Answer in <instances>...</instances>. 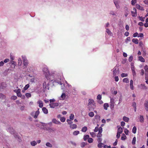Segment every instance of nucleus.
Returning <instances> with one entry per match:
<instances>
[{
  "mask_svg": "<svg viewBox=\"0 0 148 148\" xmlns=\"http://www.w3.org/2000/svg\"><path fill=\"white\" fill-rule=\"evenodd\" d=\"M101 133L102 132H99L98 133L97 135V137L98 138H101L102 136Z\"/></svg>",
  "mask_w": 148,
  "mask_h": 148,
  "instance_id": "58836bf2",
  "label": "nucleus"
},
{
  "mask_svg": "<svg viewBox=\"0 0 148 148\" xmlns=\"http://www.w3.org/2000/svg\"><path fill=\"white\" fill-rule=\"evenodd\" d=\"M144 118L143 116H140V121L141 122L143 123L144 122Z\"/></svg>",
  "mask_w": 148,
  "mask_h": 148,
  "instance_id": "cd10ccee",
  "label": "nucleus"
},
{
  "mask_svg": "<svg viewBox=\"0 0 148 148\" xmlns=\"http://www.w3.org/2000/svg\"><path fill=\"white\" fill-rule=\"evenodd\" d=\"M114 2L116 8L117 9H119L120 8V7L119 5L118 4V1L116 0H114Z\"/></svg>",
  "mask_w": 148,
  "mask_h": 148,
  "instance_id": "9b49d317",
  "label": "nucleus"
},
{
  "mask_svg": "<svg viewBox=\"0 0 148 148\" xmlns=\"http://www.w3.org/2000/svg\"><path fill=\"white\" fill-rule=\"evenodd\" d=\"M123 132V130L122 128L121 127H119L118 129L117 133H120V134H121Z\"/></svg>",
  "mask_w": 148,
  "mask_h": 148,
  "instance_id": "4be33fe9",
  "label": "nucleus"
},
{
  "mask_svg": "<svg viewBox=\"0 0 148 148\" xmlns=\"http://www.w3.org/2000/svg\"><path fill=\"white\" fill-rule=\"evenodd\" d=\"M39 109L38 108V110L35 112V115L34 116V118L36 119L39 114L40 112L39 111Z\"/></svg>",
  "mask_w": 148,
  "mask_h": 148,
  "instance_id": "423d86ee",
  "label": "nucleus"
},
{
  "mask_svg": "<svg viewBox=\"0 0 148 148\" xmlns=\"http://www.w3.org/2000/svg\"><path fill=\"white\" fill-rule=\"evenodd\" d=\"M101 95H98L97 96V99L99 100H101Z\"/></svg>",
  "mask_w": 148,
  "mask_h": 148,
  "instance_id": "8fccbe9b",
  "label": "nucleus"
},
{
  "mask_svg": "<svg viewBox=\"0 0 148 148\" xmlns=\"http://www.w3.org/2000/svg\"><path fill=\"white\" fill-rule=\"evenodd\" d=\"M139 19L141 21H145V17H143L142 16H139Z\"/></svg>",
  "mask_w": 148,
  "mask_h": 148,
  "instance_id": "c03bdc74",
  "label": "nucleus"
},
{
  "mask_svg": "<svg viewBox=\"0 0 148 148\" xmlns=\"http://www.w3.org/2000/svg\"><path fill=\"white\" fill-rule=\"evenodd\" d=\"M125 134L127 135L128 134L129 131L127 129H125L124 131Z\"/></svg>",
  "mask_w": 148,
  "mask_h": 148,
  "instance_id": "13d9d810",
  "label": "nucleus"
},
{
  "mask_svg": "<svg viewBox=\"0 0 148 148\" xmlns=\"http://www.w3.org/2000/svg\"><path fill=\"white\" fill-rule=\"evenodd\" d=\"M42 71L44 74L46 73L47 75H48L49 73V70L47 68H44Z\"/></svg>",
  "mask_w": 148,
  "mask_h": 148,
  "instance_id": "20e7f679",
  "label": "nucleus"
},
{
  "mask_svg": "<svg viewBox=\"0 0 148 148\" xmlns=\"http://www.w3.org/2000/svg\"><path fill=\"white\" fill-rule=\"evenodd\" d=\"M90 134L92 137H95L96 136V134L94 132H90Z\"/></svg>",
  "mask_w": 148,
  "mask_h": 148,
  "instance_id": "09e8293b",
  "label": "nucleus"
},
{
  "mask_svg": "<svg viewBox=\"0 0 148 148\" xmlns=\"http://www.w3.org/2000/svg\"><path fill=\"white\" fill-rule=\"evenodd\" d=\"M46 145L47 146H48V147H52V145L51 143H49V142L47 143L46 144Z\"/></svg>",
  "mask_w": 148,
  "mask_h": 148,
  "instance_id": "a19ab883",
  "label": "nucleus"
},
{
  "mask_svg": "<svg viewBox=\"0 0 148 148\" xmlns=\"http://www.w3.org/2000/svg\"><path fill=\"white\" fill-rule=\"evenodd\" d=\"M25 96L27 97V98H28L31 97V95L30 94V93H26Z\"/></svg>",
  "mask_w": 148,
  "mask_h": 148,
  "instance_id": "864d4df0",
  "label": "nucleus"
},
{
  "mask_svg": "<svg viewBox=\"0 0 148 148\" xmlns=\"http://www.w3.org/2000/svg\"><path fill=\"white\" fill-rule=\"evenodd\" d=\"M138 59L142 62H144L145 61V59L142 56H139Z\"/></svg>",
  "mask_w": 148,
  "mask_h": 148,
  "instance_id": "2eb2a0df",
  "label": "nucleus"
},
{
  "mask_svg": "<svg viewBox=\"0 0 148 148\" xmlns=\"http://www.w3.org/2000/svg\"><path fill=\"white\" fill-rule=\"evenodd\" d=\"M110 103H114V99L113 98L110 99Z\"/></svg>",
  "mask_w": 148,
  "mask_h": 148,
  "instance_id": "680f3d73",
  "label": "nucleus"
},
{
  "mask_svg": "<svg viewBox=\"0 0 148 148\" xmlns=\"http://www.w3.org/2000/svg\"><path fill=\"white\" fill-rule=\"evenodd\" d=\"M23 65L25 67H26L28 64L27 60L26 58H23Z\"/></svg>",
  "mask_w": 148,
  "mask_h": 148,
  "instance_id": "7ed1b4c3",
  "label": "nucleus"
},
{
  "mask_svg": "<svg viewBox=\"0 0 148 148\" xmlns=\"http://www.w3.org/2000/svg\"><path fill=\"white\" fill-rule=\"evenodd\" d=\"M77 125L75 124L71 125H70V128H72V129H75L77 128Z\"/></svg>",
  "mask_w": 148,
  "mask_h": 148,
  "instance_id": "aec40b11",
  "label": "nucleus"
},
{
  "mask_svg": "<svg viewBox=\"0 0 148 148\" xmlns=\"http://www.w3.org/2000/svg\"><path fill=\"white\" fill-rule=\"evenodd\" d=\"M102 145H103V143H100L97 146L99 148H101Z\"/></svg>",
  "mask_w": 148,
  "mask_h": 148,
  "instance_id": "4d7b16f0",
  "label": "nucleus"
},
{
  "mask_svg": "<svg viewBox=\"0 0 148 148\" xmlns=\"http://www.w3.org/2000/svg\"><path fill=\"white\" fill-rule=\"evenodd\" d=\"M14 91L15 92L16 94H17V93H19L21 92V89H18L17 90H14Z\"/></svg>",
  "mask_w": 148,
  "mask_h": 148,
  "instance_id": "a18cd8bd",
  "label": "nucleus"
},
{
  "mask_svg": "<svg viewBox=\"0 0 148 148\" xmlns=\"http://www.w3.org/2000/svg\"><path fill=\"white\" fill-rule=\"evenodd\" d=\"M106 32L108 35H111L112 34L111 32L108 29H106Z\"/></svg>",
  "mask_w": 148,
  "mask_h": 148,
  "instance_id": "ea45409f",
  "label": "nucleus"
},
{
  "mask_svg": "<svg viewBox=\"0 0 148 148\" xmlns=\"http://www.w3.org/2000/svg\"><path fill=\"white\" fill-rule=\"evenodd\" d=\"M109 106L108 103H105L103 105L104 108L106 110H107L108 108V107Z\"/></svg>",
  "mask_w": 148,
  "mask_h": 148,
  "instance_id": "f3484780",
  "label": "nucleus"
},
{
  "mask_svg": "<svg viewBox=\"0 0 148 148\" xmlns=\"http://www.w3.org/2000/svg\"><path fill=\"white\" fill-rule=\"evenodd\" d=\"M120 133H117V134L116 136L117 138H119L120 136Z\"/></svg>",
  "mask_w": 148,
  "mask_h": 148,
  "instance_id": "338daca9",
  "label": "nucleus"
},
{
  "mask_svg": "<svg viewBox=\"0 0 148 148\" xmlns=\"http://www.w3.org/2000/svg\"><path fill=\"white\" fill-rule=\"evenodd\" d=\"M88 115L90 117H92L94 116V114L93 112H91L89 113Z\"/></svg>",
  "mask_w": 148,
  "mask_h": 148,
  "instance_id": "f704fd0d",
  "label": "nucleus"
},
{
  "mask_svg": "<svg viewBox=\"0 0 148 148\" xmlns=\"http://www.w3.org/2000/svg\"><path fill=\"white\" fill-rule=\"evenodd\" d=\"M99 132H102V128L100 127L99 129Z\"/></svg>",
  "mask_w": 148,
  "mask_h": 148,
  "instance_id": "69168bd1",
  "label": "nucleus"
},
{
  "mask_svg": "<svg viewBox=\"0 0 148 148\" xmlns=\"http://www.w3.org/2000/svg\"><path fill=\"white\" fill-rule=\"evenodd\" d=\"M116 67H114L113 69V75L114 76H115L117 73L118 71Z\"/></svg>",
  "mask_w": 148,
  "mask_h": 148,
  "instance_id": "6e6552de",
  "label": "nucleus"
},
{
  "mask_svg": "<svg viewBox=\"0 0 148 148\" xmlns=\"http://www.w3.org/2000/svg\"><path fill=\"white\" fill-rule=\"evenodd\" d=\"M132 72L133 76H135L136 75V72H135V71L134 69L133 68H132Z\"/></svg>",
  "mask_w": 148,
  "mask_h": 148,
  "instance_id": "79ce46f5",
  "label": "nucleus"
},
{
  "mask_svg": "<svg viewBox=\"0 0 148 148\" xmlns=\"http://www.w3.org/2000/svg\"><path fill=\"white\" fill-rule=\"evenodd\" d=\"M145 106V109L147 111H148V100L145 101L144 104Z\"/></svg>",
  "mask_w": 148,
  "mask_h": 148,
  "instance_id": "0eeeda50",
  "label": "nucleus"
},
{
  "mask_svg": "<svg viewBox=\"0 0 148 148\" xmlns=\"http://www.w3.org/2000/svg\"><path fill=\"white\" fill-rule=\"evenodd\" d=\"M42 111L45 114H47L48 113V110L45 107H43L42 108Z\"/></svg>",
  "mask_w": 148,
  "mask_h": 148,
  "instance_id": "ddd939ff",
  "label": "nucleus"
},
{
  "mask_svg": "<svg viewBox=\"0 0 148 148\" xmlns=\"http://www.w3.org/2000/svg\"><path fill=\"white\" fill-rule=\"evenodd\" d=\"M29 85L28 84L26 85L24 87V90H27L29 87Z\"/></svg>",
  "mask_w": 148,
  "mask_h": 148,
  "instance_id": "c9c22d12",
  "label": "nucleus"
},
{
  "mask_svg": "<svg viewBox=\"0 0 148 148\" xmlns=\"http://www.w3.org/2000/svg\"><path fill=\"white\" fill-rule=\"evenodd\" d=\"M93 139L92 138H89L88 139V142L90 143L92 142Z\"/></svg>",
  "mask_w": 148,
  "mask_h": 148,
  "instance_id": "de8ad7c7",
  "label": "nucleus"
},
{
  "mask_svg": "<svg viewBox=\"0 0 148 148\" xmlns=\"http://www.w3.org/2000/svg\"><path fill=\"white\" fill-rule=\"evenodd\" d=\"M66 121L67 122L68 124L69 125H71L73 123L71 121L70 119H67Z\"/></svg>",
  "mask_w": 148,
  "mask_h": 148,
  "instance_id": "3c124183",
  "label": "nucleus"
},
{
  "mask_svg": "<svg viewBox=\"0 0 148 148\" xmlns=\"http://www.w3.org/2000/svg\"><path fill=\"white\" fill-rule=\"evenodd\" d=\"M144 74V71L143 69L141 70V73H140V74L141 75L143 76Z\"/></svg>",
  "mask_w": 148,
  "mask_h": 148,
  "instance_id": "052dcab7",
  "label": "nucleus"
},
{
  "mask_svg": "<svg viewBox=\"0 0 148 148\" xmlns=\"http://www.w3.org/2000/svg\"><path fill=\"white\" fill-rule=\"evenodd\" d=\"M133 60V56H130L128 59V60L130 62H131Z\"/></svg>",
  "mask_w": 148,
  "mask_h": 148,
  "instance_id": "6e6d98bb",
  "label": "nucleus"
},
{
  "mask_svg": "<svg viewBox=\"0 0 148 148\" xmlns=\"http://www.w3.org/2000/svg\"><path fill=\"white\" fill-rule=\"evenodd\" d=\"M144 69L145 70V74H148V67L147 65H145L144 67Z\"/></svg>",
  "mask_w": 148,
  "mask_h": 148,
  "instance_id": "4468645a",
  "label": "nucleus"
},
{
  "mask_svg": "<svg viewBox=\"0 0 148 148\" xmlns=\"http://www.w3.org/2000/svg\"><path fill=\"white\" fill-rule=\"evenodd\" d=\"M66 95L65 93H63L62 94L61 96V97L62 98V100H64V99L66 97Z\"/></svg>",
  "mask_w": 148,
  "mask_h": 148,
  "instance_id": "c756f323",
  "label": "nucleus"
},
{
  "mask_svg": "<svg viewBox=\"0 0 148 148\" xmlns=\"http://www.w3.org/2000/svg\"><path fill=\"white\" fill-rule=\"evenodd\" d=\"M74 115L73 114H71L70 116V119L71 120H73L74 119Z\"/></svg>",
  "mask_w": 148,
  "mask_h": 148,
  "instance_id": "e433bc0d",
  "label": "nucleus"
},
{
  "mask_svg": "<svg viewBox=\"0 0 148 148\" xmlns=\"http://www.w3.org/2000/svg\"><path fill=\"white\" fill-rule=\"evenodd\" d=\"M60 120L62 122H64L65 121V118L63 117H61Z\"/></svg>",
  "mask_w": 148,
  "mask_h": 148,
  "instance_id": "49530a36",
  "label": "nucleus"
},
{
  "mask_svg": "<svg viewBox=\"0 0 148 148\" xmlns=\"http://www.w3.org/2000/svg\"><path fill=\"white\" fill-rule=\"evenodd\" d=\"M133 10L134 11H131L132 15L133 17H135L137 16L136 10L135 8H133Z\"/></svg>",
  "mask_w": 148,
  "mask_h": 148,
  "instance_id": "f03ea898",
  "label": "nucleus"
},
{
  "mask_svg": "<svg viewBox=\"0 0 148 148\" xmlns=\"http://www.w3.org/2000/svg\"><path fill=\"white\" fill-rule=\"evenodd\" d=\"M126 138V136L124 134H122V136L121 138V139L122 140H125Z\"/></svg>",
  "mask_w": 148,
  "mask_h": 148,
  "instance_id": "6ab92c4d",
  "label": "nucleus"
},
{
  "mask_svg": "<svg viewBox=\"0 0 148 148\" xmlns=\"http://www.w3.org/2000/svg\"><path fill=\"white\" fill-rule=\"evenodd\" d=\"M136 137H134L132 141V144L134 145H135L136 143Z\"/></svg>",
  "mask_w": 148,
  "mask_h": 148,
  "instance_id": "2f4dec72",
  "label": "nucleus"
},
{
  "mask_svg": "<svg viewBox=\"0 0 148 148\" xmlns=\"http://www.w3.org/2000/svg\"><path fill=\"white\" fill-rule=\"evenodd\" d=\"M136 8L137 9L142 11L144 10V8L143 7L141 6L140 5L138 4H137L136 5Z\"/></svg>",
  "mask_w": 148,
  "mask_h": 148,
  "instance_id": "39448f33",
  "label": "nucleus"
},
{
  "mask_svg": "<svg viewBox=\"0 0 148 148\" xmlns=\"http://www.w3.org/2000/svg\"><path fill=\"white\" fill-rule=\"evenodd\" d=\"M141 88L142 89L146 90L147 89V87L146 86L145 84H141L140 85Z\"/></svg>",
  "mask_w": 148,
  "mask_h": 148,
  "instance_id": "f8f14e48",
  "label": "nucleus"
},
{
  "mask_svg": "<svg viewBox=\"0 0 148 148\" xmlns=\"http://www.w3.org/2000/svg\"><path fill=\"white\" fill-rule=\"evenodd\" d=\"M127 74L125 73H122L121 75V77H127Z\"/></svg>",
  "mask_w": 148,
  "mask_h": 148,
  "instance_id": "4c0bfd02",
  "label": "nucleus"
},
{
  "mask_svg": "<svg viewBox=\"0 0 148 148\" xmlns=\"http://www.w3.org/2000/svg\"><path fill=\"white\" fill-rule=\"evenodd\" d=\"M97 126L95 127L94 130V131L95 132H97L98 131H99V125L97 124Z\"/></svg>",
  "mask_w": 148,
  "mask_h": 148,
  "instance_id": "37998d69",
  "label": "nucleus"
},
{
  "mask_svg": "<svg viewBox=\"0 0 148 148\" xmlns=\"http://www.w3.org/2000/svg\"><path fill=\"white\" fill-rule=\"evenodd\" d=\"M37 103L39 104V106L40 108H42L43 106V104L42 101H39Z\"/></svg>",
  "mask_w": 148,
  "mask_h": 148,
  "instance_id": "dca6fc26",
  "label": "nucleus"
},
{
  "mask_svg": "<svg viewBox=\"0 0 148 148\" xmlns=\"http://www.w3.org/2000/svg\"><path fill=\"white\" fill-rule=\"evenodd\" d=\"M79 133V131H75L73 132V134L74 135H77Z\"/></svg>",
  "mask_w": 148,
  "mask_h": 148,
  "instance_id": "72a5a7b5",
  "label": "nucleus"
},
{
  "mask_svg": "<svg viewBox=\"0 0 148 148\" xmlns=\"http://www.w3.org/2000/svg\"><path fill=\"white\" fill-rule=\"evenodd\" d=\"M138 33L137 32H136V33H134L133 34V36L134 37H136L138 36Z\"/></svg>",
  "mask_w": 148,
  "mask_h": 148,
  "instance_id": "e2e57ef3",
  "label": "nucleus"
},
{
  "mask_svg": "<svg viewBox=\"0 0 148 148\" xmlns=\"http://www.w3.org/2000/svg\"><path fill=\"white\" fill-rule=\"evenodd\" d=\"M102 139L101 138H98L97 139V140L98 142H101L102 141Z\"/></svg>",
  "mask_w": 148,
  "mask_h": 148,
  "instance_id": "774afa93",
  "label": "nucleus"
},
{
  "mask_svg": "<svg viewBox=\"0 0 148 148\" xmlns=\"http://www.w3.org/2000/svg\"><path fill=\"white\" fill-rule=\"evenodd\" d=\"M114 103H110V107L111 109L114 108Z\"/></svg>",
  "mask_w": 148,
  "mask_h": 148,
  "instance_id": "5fc2aeb1",
  "label": "nucleus"
},
{
  "mask_svg": "<svg viewBox=\"0 0 148 148\" xmlns=\"http://www.w3.org/2000/svg\"><path fill=\"white\" fill-rule=\"evenodd\" d=\"M89 137V136L88 135H86L84 136V140H86L88 139Z\"/></svg>",
  "mask_w": 148,
  "mask_h": 148,
  "instance_id": "473e14b6",
  "label": "nucleus"
},
{
  "mask_svg": "<svg viewBox=\"0 0 148 148\" xmlns=\"http://www.w3.org/2000/svg\"><path fill=\"white\" fill-rule=\"evenodd\" d=\"M87 130V127L86 126H84L82 128L81 131L83 132H85Z\"/></svg>",
  "mask_w": 148,
  "mask_h": 148,
  "instance_id": "5701e85b",
  "label": "nucleus"
},
{
  "mask_svg": "<svg viewBox=\"0 0 148 148\" xmlns=\"http://www.w3.org/2000/svg\"><path fill=\"white\" fill-rule=\"evenodd\" d=\"M10 61V60L9 59H5L4 60V62L5 63H7L9 61Z\"/></svg>",
  "mask_w": 148,
  "mask_h": 148,
  "instance_id": "0e129e2a",
  "label": "nucleus"
},
{
  "mask_svg": "<svg viewBox=\"0 0 148 148\" xmlns=\"http://www.w3.org/2000/svg\"><path fill=\"white\" fill-rule=\"evenodd\" d=\"M52 122L54 123L57 124H61V123L60 121H57L56 119H54L52 120Z\"/></svg>",
  "mask_w": 148,
  "mask_h": 148,
  "instance_id": "9d476101",
  "label": "nucleus"
},
{
  "mask_svg": "<svg viewBox=\"0 0 148 148\" xmlns=\"http://www.w3.org/2000/svg\"><path fill=\"white\" fill-rule=\"evenodd\" d=\"M123 81L124 82L126 83H128L129 82V79L127 78H125L123 79Z\"/></svg>",
  "mask_w": 148,
  "mask_h": 148,
  "instance_id": "393cba45",
  "label": "nucleus"
},
{
  "mask_svg": "<svg viewBox=\"0 0 148 148\" xmlns=\"http://www.w3.org/2000/svg\"><path fill=\"white\" fill-rule=\"evenodd\" d=\"M37 144V143L35 141H33L31 142V144L33 146H35Z\"/></svg>",
  "mask_w": 148,
  "mask_h": 148,
  "instance_id": "bb28decb",
  "label": "nucleus"
},
{
  "mask_svg": "<svg viewBox=\"0 0 148 148\" xmlns=\"http://www.w3.org/2000/svg\"><path fill=\"white\" fill-rule=\"evenodd\" d=\"M123 120L126 122H127L128 121L129 119L127 117H126V116H124L123 118Z\"/></svg>",
  "mask_w": 148,
  "mask_h": 148,
  "instance_id": "b1692460",
  "label": "nucleus"
},
{
  "mask_svg": "<svg viewBox=\"0 0 148 148\" xmlns=\"http://www.w3.org/2000/svg\"><path fill=\"white\" fill-rule=\"evenodd\" d=\"M136 2V0H132L131 1V3L132 5H134Z\"/></svg>",
  "mask_w": 148,
  "mask_h": 148,
  "instance_id": "603ef678",
  "label": "nucleus"
},
{
  "mask_svg": "<svg viewBox=\"0 0 148 148\" xmlns=\"http://www.w3.org/2000/svg\"><path fill=\"white\" fill-rule=\"evenodd\" d=\"M132 42L136 44H138V39L136 38H133L132 40Z\"/></svg>",
  "mask_w": 148,
  "mask_h": 148,
  "instance_id": "a211bd4d",
  "label": "nucleus"
},
{
  "mask_svg": "<svg viewBox=\"0 0 148 148\" xmlns=\"http://www.w3.org/2000/svg\"><path fill=\"white\" fill-rule=\"evenodd\" d=\"M136 127L135 126H134L132 129V132L134 134H135L136 132Z\"/></svg>",
  "mask_w": 148,
  "mask_h": 148,
  "instance_id": "7c9ffc66",
  "label": "nucleus"
},
{
  "mask_svg": "<svg viewBox=\"0 0 148 148\" xmlns=\"http://www.w3.org/2000/svg\"><path fill=\"white\" fill-rule=\"evenodd\" d=\"M11 99L14 100H15L17 99V97L15 96H12L11 97Z\"/></svg>",
  "mask_w": 148,
  "mask_h": 148,
  "instance_id": "bf43d9fd",
  "label": "nucleus"
},
{
  "mask_svg": "<svg viewBox=\"0 0 148 148\" xmlns=\"http://www.w3.org/2000/svg\"><path fill=\"white\" fill-rule=\"evenodd\" d=\"M11 63L13 65V67H12L13 68H14L16 65L15 62L14 61H13V60H11Z\"/></svg>",
  "mask_w": 148,
  "mask_h": 148,
  "instance_id": "a878e982",
  "label": "nucleus"
},
{
  "mask_svg": "<svg viewBox=\"0 0 148 148\" xmlns=\"http://www.w3.org/2000/svg\"><path fill=\"white\" fill-rule=\"evenodd\" d=\"M88 104L91 105L94 103V101L93 99H89L88 101Z\"/></svg>",
  "mask_w": 148,
  "mask_h": 148,
  "instance_id": "412c9836",
  "label": "nucleus"
},
{
  "mask_svg": "<svg viewBox=\"0 0 148 148\" xmlns=\"http://www.w3.org/2000/svg\"><path fill=\"white\" fill-rule=\"evenodd\" d=\"M18 65L19 66H21L22 64V62L21 58H19L18 59Z\"/></svg>",
  "mask_w": 148,
  "mask_h": 148,
  "instance_id": "c85d7f7f",
  "label": "nucleus"
},
{
  "mask_svg": "<svg viewBox=\"0 0 148 148\" xmlns=\"http://www.w3.org/2000/svg\"><path fill=\"white\" fill-rule=\"evenodd\" d=\"M133 82L132 80H131L130 81V88L132 90L134 89V87L133 85Z\"/></svg>",
  "mask_w": 148,
  "mask_h": 148,
  "instance_id": "1a4fd4ad",
  "label": "nucleus"
},
{
  "mask_svg": "<svg viewBox=\"0 0 148 148\" xmlns=\"http://www.w3.org/2000/svg\"><path fill=\"white\" fill-rule=\"evenodd\" d=\"M49 105L51 108H53L58 106L59 104L57 103H50Z\"/></svg>",
  "mask_w": 148,
  "mask_h": 148,
  "instance_id": "f257e3e1",
  "label": "nucleus"
}]
</instances>
